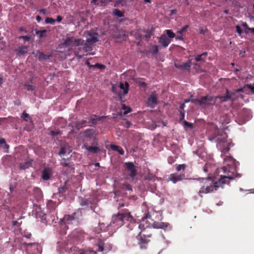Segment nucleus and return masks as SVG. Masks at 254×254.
Wrapping results in <instances>:
<instances>
[{"instance_id":"nucleus-35","label":"nucleus","mask_w":254,"mask_h":254,"mask_svg":"<svg viewBox=\"0 0 254 254\" xmlns=\"http://www.w3.org/2000/svg\"><path fill=\"white\" fill-rule=\"evenodd\" d=\"M185 107L184 104H182L180 105V114H181V120H183L185 117V112L184 111V108Z\"/></svg>"},{"instance_id":"nucleus-50","label":"nucleus","mask_w":254,"mask_h":254,"mask_svg":"<svg viewBox=\"0 0 254 254\" xmlns=\"http://www.w3.org/2000/svg\"><path fill=\"white\" fill-rule=\"evenodd\" d=\"M117 93V95H118V98H119V100L122 103H123L124 102V100L122 97V94L120 93V92H118V93Z\"/></svg>"},{"instance_id":"nucleus-22","label":"nucleus","mask_w":254,"mask_h":254,"mask_svg":"<svg viewBox=\"0 0 254 254\" xmlns=\"http://www.w3.org/2000/svg\"><path fill=\"white\" fill-rule=\"evenodd\" d=\"M84 146L88 152H92L94 154L97 153L100 151V149L96 146H88L85 144Z\"/></svg>"},{"instance_id":"nucleus-44","label":"nucleus","mask_w":254,"mask_h":254,"mask_svg":"<svg viewBox=\"0 0 254 254\" xmlns=\"http://www.w3.org/2000/svg\"><path fill=\"white\" fill-rule=\"evenodd\" d=\"M133 0H119L117 1V3L121 4L122 6L126 5L127 2H130Z\"/></svg>"},{"instance_id":"nucleus-43","label":"nucleus","mask_w":254,"mask_h":254,"mask_svg":"<svg viewBox=\"0 0 254 254\" xmlns=\"http://www.w3.org/2000/svg\"><path fill=\"white\" fill-rule=\"evenodd\" d=\"M66 187L65 186H62L61 187H59L58 189V192L61 194H63L65 192L66 190Z\"/></svg>"},{"instance_id":"nucleus-62","label":"nucleus","mask_w":254,"mask_h":254,"mask_svg":"<svg viewBox=\"0 0 254 254\" xmlns=\"http://www.w3.org/2000/svg\"><path fill=\"white\" fill-rule=\"evenodd\" d=\"M13 226H19V223L17 221H14L12 222Z\"/></svg>"},{"instance_id":"nucleus-42","label":"nucleus","mask_w":254,"mask_h":254,"mask_svg":"<svg viewBox=\"0 0 254 254\" xmlns=\"http://www.w3.org/2000/svg\"><path fill=\"white\" fill-rule=\"evenodd\" d=\"M24 86L26 87V89L28 91H33L35 89V87L32 85H30L29 84H24Z\"/></svg>"},{"instance_id":"nucleus-37","label":"nucleus","mask_w":254,"mask_h":254,"mask_svg":"<svg viewBox=\"0 0 254 254\" xmlns=\"http://www.w3.org/2000/svg\"><path fill=\"white\" fill-rule=\"evenodd\" d=\"M68 150H69V149L68 148H67L66 147H62L61 148V150L59 153V155L62 156L64 155L65 153H66V152H67Z\"/></svg>"},{"instance_id":"nucleus-13","label":"nucleus","mask_w":254,"mask_h":254,"mask_svg":"<svg viewBox=\"0 0 254 254\" xmlns=\"http://www.w3.org/2000/svg\"><path fill=\"white\" fill-rule=\"evenodd\" d=\"M84 136L89 138H94L96 135V130L94 129H87L84 132Z\"/></svg>"},{"instance_id":"nucleus-19","label":"nucleus","mask_w":254,"mask_h":254,"mask_svg":"<svg viewBox=\"0 0 254 254\" xmlns=\"http://www.w3.org/2000/svg\"><path fill=\"white\" fill-rule=\"evenodd\" d=\"M98 41V34L97 33H95L94 36L90 37V38H88L86 39L87 43H89L92 45L96 43Z\"/></svg>"},{"instance_id":"nucleus-23","label":"nucleus","mask_w":254,"mask_h":254,"mask_svg":"<svg viewBox=\"0 0 254 254\" xmlns=\"http://www.w3.org/2000/svg\"><path fill=\"white\" fill-rule=\"evenodd\" d=\"M110 147L112 150L118 152L121 155H123L124 154V151L123 149L119 146L115 144H111L110 145Z\"/></svg>"},{"instance_id":"nucleus-31","label":"nucleus","mask_w":254,"mask_h":254,"mask_svg":"<svg viewBox=\"0 0 254 254\" xmlns=\"http://www.w3.org/2000/svg\"><path fill=\"white\" fill-rule=\"evenodd\" d=\"M45 22L46 24H51L52 25H54L56 22V20L51 17H47L45 20Z\"/></svg>"},{"instance_id":"nucleus-45","label":"nucleus","mask_w":254,"mask_h":254,"mask_svg":"<svg viewBox=\"0 0 254 254\" xmlns=\"http://www.w3.org/2000/svg\"><path fill=\"white\" fill-rule=\"evenodd\" d=\"M61 131L59 130H51L49 133V134L54 136L58 135L60 133Z\"/></svg>"},{"instance_id":"nucleus-21","label":"nucleus","mask_w":254,"mask_h":254,"mask_svg":"<svg viewBox=\"0 0 254 254\" xmlns=\"http://www.w3.org/2000/svg\"><path fill=\"white\" fill-rule=\"evenodd\" d=\"M80 204L82 206H88V205H90V208L91 209H92V206H91L92 203H91V201L88 199L85 198L81 197L80 198Z\"/></svg>"},{"instance_id":"nucleus-6","label":"nucleus","mask_w":254,"mask_h":254,"mask_svg":"<svg viewBox=\"0 0 254 254\" xmlns=\"http://www.w3.org/2000/svg\"><path fill=\"white\" fill-rule=\"evenodd\" d=\"M247 90H250L253 93H254V84L253 85H247L246 86H244V88L239 89L234 92H232L230 94L229 93V95L232 94L233 96L235 97L236 99L237 97H239L238 95H236L237 93L240 92H245Z\"/></svg>"},{"instance_id":"nucleus-26","label":"nucleus","mask_w":254,"mask_h":254,"mask_svg":"<svg viewBox=\"0 0 254 254\" xmlns=\"http://www.w3.org/2000/svg\"><path fill=\"white\" fill-rule=\"evenodd\" d=\"M21 247H23L24 248H25L27 250H29V249L30 247H31L32 246H37L38 244L36 243H26V242H21Z\"/></svg>"},{"instance_id":"nucleus-59","label":"nucleus","mask_w":254,"mask_h":254,"mask_svg":"<svg viewBox=\"0 0 254 254\" xmlns=\"http://www.w3.org/2000/svg\"><path fill=\"white\" fill-rule=\"evenodd\" d=\"M62 19H63V17L60 15H58L57 17L56 21H58V22H61Z\"/></svg>"},{"instance_id":"nucleus-11","label":"nucleus","mask_w":254,"mask_h":254,"mask_svg":"<svg viewBox=\"0 0 254 254\" xmlns=\"http://www.w3.org/2000/svg\"><path fill=\"white\" fill-rule=\"evenodd\" d=\"M215 169L216 167L215 165H212V162H208L206 163L203 168L204 172L210 174H211Z\"/></svg>"},{"instance_id":"nucleus-16","label":"nucleus","mask_w":254,"mask_h":254,"mask_svg":"<svg viewBox=\"0 0 254 254\" xmlns=\"http://www.w3.org/2000/svg\"><path fill=\"white\" fill-rule=\"evenodd\" d=\"M36 57L39 61L42 62L48 60L50 56L45 55L42 52L37 51Z\"/></svg>"},{"instance_id":"nucleus-17","label":"nucleus","mask_w":254,"mask_h":254,"mask_svg":"<svg viewBox=\"0 0 254 254\" xmlns=\"http://www.w3.org/2000/svg\"><path fill=\"white\" fill-rule=\"evenodd\" d=\"M33 160L30 159L24 163H20L19 165V168L20 169L25 170L29 168L32 165Z\"/></svg>"},{"instance_id":"nucleus-54","label":"nucleus","mask_w":254,"mask_h":254,"mask_svg":"<svg viewBox=\"0 0 254 254\" xmlns=\"http://www.w3.org/2000/svg\"><path fill=\"white\" fill-rule=\"evenodd\" d=\"M95 32H93L91 30L87 31V34L89 37H92L94 35Z\"/></svg>"},{"instance_id":"nucleus-18","label":"nucleus","mask_w":254,"mask_h":254,"mask_svg":"<svg viewBox=\"0 0 254 254\" xmlns=\"http://www.w3.org/2000/svg\"><path fill=\"white\" fill-rule=\"evenodd\" d=\"M141 224L138 225V228L140 229V230L138 235L136 236V238L138 241V244L140 246V248H143V236H142V230L141 229Z\"/></svg>"},{"instance_id":"nucleus-4","label":"nucleus","mask_w":254,"mask_h":254,"mask_svg":"<svg viewBox=\"0 0 254 254\" xmlns=\"http://www.w3.org/2000/svg\"><path fill=\"white\" fill-rule=\"evenodd\" d=\"M132 216L129 213L118 214L113 216L111 224L112 223L114 227L118 228L123 225L125 220L131 221Z\"/></svg>"},{"instance_id":"nucleus-32","label":"nucleus","mask_w":254,"mask_h":254,"mask_svg":"<svg viewBox=\"0 0 254 254\" xmlns=\"http://www.w3.org/2000/svg\"><path fill=\"white\" fill-rule=\"evenodd\" d=\"M165 32L169 37L168 38H169L170 40L175 37V34L173 33L171 30H166Z\"/></svg>"},{"instance_id":"nucleus-52","label":"nucleus","mask_w":254,"mask_h":254,"mask_svg":"<svg viewBox=\"0 0 254 254\" xmlns=\"http://www.w3.org/2000/svg\"><path fill=\"white\" fill-rule=\"evenodd\" d=\"M187 26H184L181 30L178 31V33L182 35L187 30Z\"/></svg>"},{"instance_id":"nucleus-46","label":"nucleus","mask_w":254,"mask_h":254,"mask_svg":"<svg viewBox=\"0 0 254 254\" xmlns=\"http://www.w3.org/2000/svg\"><path fill=\"white\" fill-rule=\"evenodd\" d=\"M94 67H97L100 69H104L105 68V65L99 63H96L94 65Z\"/></svg>"},{"instance_id":"nucleus-29","label":"nucleus","mask_w":254,"mask_h":254,"mask_svg":"<svg viewBox=\"0 0 254 254\" xmlns=\"http://www.w3.org/2000/svg\"><path fill=\"white\" fill-rule=\"evenodd\" d=\"M68 160V159L66 160L64 158L61 160V164L63 166V168H65L70 165V164L67 162Z\"/></svg>"},{"instance_id":"nucleus-61","label":"nucleus","mask_w":254,"mask_h":254,"mask_svg":"<svg viewBox=\"0 0 254 254\" xmlns=\"http://www.w3.org/2000/svg\"><path fill=\"white\" fill-rule=\"evenodd\" d=\"M242 25L245 27V28L249 29L250 30V28H249L248 26V24L246 22H243L242 24Z\"/></svg>"},{"instance_id":"nucleus-41","label":"nucleus","mask_w":254,"mask_h":254,"mask_svg":"<svg viewBox=\"0 0 254 254\" xmlns=\"http://www.w3.org/2000/svg\"><path fill=\"white\" fill-rule=\"evenodd\" d=\"M158 51V47L156 45L153 46L150 50V52L154 55L156 54Z\"/></svg>"},{"instance_id":"nucleus-3","label":"nucleus","mask_w":254,"mask_h":254,"mask_svg":"<svg viewBox=\"0 0 254 254\" xmlns=\"http://www.w3.org/2000/svg\"><path fill=\"white\" fill-rule=\"evenodd\" d=\"M227 135L222 130L217 131V135L214 137L215 140L218 142L217 147L222 152H227L229 150L231 140L227 139Z\"/></svg>"},{"instance_id":"nucleus-38","label":"nucleus","mask_w":254,"mask_h":254,"mask_svg":"<svg viewBox=\"0 0 254 254\" xmlns=\"http://www.w3.org/2000/svg\"><path fill=\"white\" fill-rule=\"evenodd\" d=\"M206 55V53H204L203 54H202L201 55H198L197 56H196L195 60L196 62L204 61L203 57L205 56Z\"/></svg>"},{"instance_id":"nucleus-8","label":"nucleus","mask_w":254,"mask_h":254,"mask_svg":"<svg viewBox=\"0 0 254 254\" xmlns=\"http://www.w3.org/2000/svg\"><path fill=\"white\" fill-rule=\"evenodd\" d=\"M125 165L127 170L129 172V175L131 178H133L136 174V171L133 163L132 162H127L126 163Z\"/></svg>"},{"instance_id":"nucleus-51","label":"nucleus","mask_w":254,"mask_h":254,"mask_svg":"<svg viewBox=\"0 0 254 254\" xmlns=\"http://www.w3.org/2000/svg\"><path fill=\"white\" fill-rule=\"evenodd\" d=\"M184 125L188 127L191 128L192 127V124L190 123H189L186 121L183 122Z\"/></svg>"},{"instance_id":"nucleus-57","label":"nucleus","mask_w":254,"mask_h":254,"mask_svg":"<svg viewBox=\"0 0 254 254\" xmlns=\"http://www.w3.org/2000/svg\"><path fill=\"white\" fill-rule=\"evenodd\" d=\"M40 13H42L44 15L47 14V10L46 9H41L39 10Z\"/></svg>"},{"instance_id":"nucleus-64","label":"nucleus","mask_w":254,"mask_h":254,"mask_svg":"<svg viewBox=\"0 0 254 254\" xmlns=\"http://www.w3.org/2000/svg\"><path fill=\"white\" fill-rule=\"evenodd\" d=\"M168 162L170 164H171L174 162V160L172 157H169Z\"/></svg>"},{"instance_id":"nucleus-30","label":"nucleus","mask_w":254,"mask_h":254,"mask_svg":"<svg viewBox=\"0 0 254 254\" xmlns=\"http://www.w3.org/2000/svg\"><path fill=\"white\" fill-rule=\"evenodd\" d=\"M113 14H114V15H115L120 18L124 16L123 12H121L118 9H115L113 11Z\"/></svg>"},{"instance_id":"nucleus-33","label":"nucleus","mask_w":254,"mask_h":254,"mask_svg":"<svg viewBox=\"0 0 254 254\" xmlns=\"http://www.w3.org/2000/svg\"><path fill=\"white\" fill-rule=\"evenodd\" d=\"M46 33H47V30H43L42 31L36 30V33L37 34H39V37L40 38L46 37Z\"/></svg>"},{"instance_id":"nucleus-1","label":"nucleus","mask_w":254,"mask_h":254,"mask_svg":"<svg viewBox=\"0 0 254 254\" xmlns=\"http://www.w3.org/2000/svg\"><path fill=\"white\" fill-rule=\"evenodd\" d=\"M224 164L225 166L216 172L219 178L216 176L214 177V179H218V181L214 182V180H211V177L200 179L201 188L198 194L201 197L203 194L212 192L219 188H223L224 185L228 183L230 180H232L236 177H241L239 174L235 176L237 163L232 157L227 156L225 158Z\"/></svg>"},{"instance_id":"nucleus-47","label":"nucleus","mask_w":254,"mask_h":254,"mask_svg":"<svg viewBox=\"0 0 254 254\" xmlns=\"http://www.w3.org/2000/svg\"><path fill=\"white\" fill-rule=\"evenodd\" d=\"M74 41L76 44L77 46L82 45L84 42V40L81 39H75Z\"/></svg>"},{"instance_id":"nucleus-55","label":"nucleus","mask_w":254,"mask_h":254,"mask_svg":"<svg viewBox=\"0 0 254 254\" xmlns=\"http://www.w3.org/2000/svg\"><path fill=\"white\" fill-rule=\"evenodd\" d=\"M185 169V165H179L177 168V170L179 171H180L181 169H183L184 170Z\"/></svg>"},{"instance_id":"nucleus-25","label":"nucleus","mask_w":254,"mask_h":254,"mask_svg":"<svg viewBox=\"0 0 254 254\" xmlns=\"http://www.w3.org/2000/svg\"><path fill=\"white\" fill-rule=\"evenodd\" d=\"M63 171L66 175L72 174L74 172V168L70 165L68 167L63 168Z\"/></svg>"},{"instance_id":"nucleus-12","label":"nucleus","mask_w":254,"mask_h":254,"mask_svg":"<svg viewBox=\"0 0 254 254\" xmlns=\"http://www.w3.org/2000/svg\"><path fill=\"white\" fill-rule=\"evenodd\" d=\"M171 40L165 35H162L159 38V43L164 47H167L171 42Z\"/></svg>"},{"instance_id":"nucleus-58","label":"nucleus","mask_w":254,"mask_h":254,"mask_svg":"<svg viewBox=\"0 0 254 254\" xmlns=\"http://www.w3.org/2000/svg\"><path fill=\"white\" fill-rule=\"evenodd\" d=\"M131 109L130 107H127V108L126 109V110H125V111H124V114H128V113L130 112H131Z\"/></svg>"},{"instance_id":"nucleus-53","label":"nucleus","mask_w":254,"mask_h":254,"mask_svg":"<svg viewBox=\"0 0 254 254\" xmlns=\"http://www.w3.org/2000/svg\"><path fill=\"white\" fill-rule=\"evenodd\" d=\"M98 250L99 251L102 252L104 250L103 244L102 243H100L98 244Z\"/></svg>"},{"instance_id":"nucleus-39","label":"nucleus","mask_w":254,"mask_h":254,"mask_svg":"<svg viewBox=\"0 0 254 254\" xmlns=\"http://www.w3.org/2000/svg\"><path fill=\"white\" fill-rule=\"evenodd\" d=\"M153 28L152 27H151L150 29L146 31V34L145 35V37H146V39H148L150 37V36L153 33Z\"/></svg>"},{"instance_id":"nucleus-27","label":"nucleus","mask_w":254,"mask_h":254,"mask_svg":"<svg viewBox=\"0 0 254 254\" xmlns=\"http://www.w3.org/2000/svg\"><path fill=\"white\" fill-rule=\"evenodd\" d=\"M92 44L89 43H87L86 41L85 43L84 44L83 50L84 52H87L92 50Z\"/></svg>"},{"instance_id":"nucleus-63","label":"nucleus","mask_w":254,"mask_h":254,"mask_svg":"<svg viewBox=\"0 0 254 254\" xmlns=\"http://www.w3.org/2000/svg\"><path fill=\"white\" fill-rule=\"evenodd\" d=\"M36 19L38 22H40L42 20L41 17L39 15H37Z\"/></svg>"},{"instance_id":"nucleus-56","label":"nucleus","mask_w":254,"mask_h":254,"mask_svg":"<svg viewBox=\"0 0 254 254\" xmlns=\"http://www.w3.org/2000/svg\"><path fill=\"white\" fill-rule=\"evenodd\" d=\"M236 30L237 32L240 35L242 33V30H241L240 27L238 25L236 26Z\"/></svg>"},{"instance_id":"nucleus-40","label":"nucleus","mask_w":254,"mask_h":254,"mask_svg":"<svg viewBox=\"0 0 254 254\" xmlns=\"http://www.w3.org/2000/svg\"><path fill=\"white\" fill-rule=\"evenodd\" d=\"M175 66L178 68L188 69L189 67H190V64L189 63H184V64H183V65H180V66H179L177 64H175Z\"/></svg>"},{"instance_id":"nucleus-24","label":"nucleus","mask_w":254,"mask_h":254,"mask_svg":"<svg viewBox=\"0 0 254 254\" xmlns=\"http://www.w3.org/2000/svg\"><path fill=\"white\" fill-rule=\"evenodd\" d=\"M168 223H164L162 222H154L153 227L155 228H162L164 229L168 226Z\"/></svg>"},{"instance_id":"nucleus-28","label":"nucleus","mask_w":254,"mask_h":254,"mask_svg":"<svg viewBox=\"0 0 254 254\" xmlns=\"http://www.w3.org/2000/svg\"><path fill=\"white\" fill-rule=\"evenodd\" d=\"M72 42V38L70 37L66 38L63 42V45L65 47L70 46Z\"/></svg>"},{"instance_id":"nucleus-60","label":"nucleus","mask_w":254,"mask_h":254,"mask_svg":"<svg viewBox=\"0 0 254 254\" xmlns=\"http://www.w3.org/2000/svg\"><path fill=\"white\" fill-rule=\"evenodd\" d=\"M86 64L88 66L89 68L94 67V65L91 64L88 61L86 62Z\"/></svg>"},{"instance_id":"nucleus-7","label":"nucleus","mask_w":254,"mask_h":254,"mask_svg":"<svg viewBox=\"0 0 254 254\" xmlns=\"http://www.w3.org/2000/svg\"><path fill=\"white\" fill-rule=\"evenodd\" d=\"M157 104V95L153 93L149 97L147 101V105L151 108H154Z\"/></svg>"},{"instance_id":"nucleus-10","label":"nucleus","mask_w":254,"mask_h":254,"mask_svg":"<svg viewBox=\"0 0 254 254\" xmlns=\"http://www.w3.org/2000/svg\"><path fill=\"white\" fill-rule=\"evenodd\" d=\"M52 175V170L50 168H46L42 172V179L44 181H47L50 179Z\"/></svg>"},{"instance_id":"nucleus-36","label":"nucleus","mask_w":254,"mask_h":254,"mask_svg":"<svg viewBox=\"0 0 254 254\" xmlns=\"http://www.w3.org/2000/svg\"><path fill=\"white\" fill-rule=\"evenodd\" d=\"M85 123H86V121H84V120H82L80 122H77L75 124V127L76 129H79L82 127V125Z\"/></svg>"},{"instance_id":"nucleus-34","label":"nucleus","mask_w":254,"mask_h":254,"mask_svg":"<svg viewBox=\"0 0 254 254\" xmlns=\"http://www.w3.org/2000/svg\"><path fill=\"white\" fill-rule=\"evenodd\" d=\"M21 118H23L26 122L31 121V119L30 118L29 114L26 113L25 111L23 112L22 115L21 116Z\"/></svg>"},{"instance_id":"nucleus-14","label":"nucleus","mask_w":254,"mask_h":254,"mask_svg":"<svg viewBox=\"0 0 254 254\" xmlns=\"http://www.w3.org/2000/svg\"><path fill=\"white\" fill-rule=\"evenodd\" d=\"M119 87L121 89L123 90V96H125L128 93L129 84L127 82H125L124 83L121 82L119 85Z\"/></svg>"},{"instance_id":"nucleus-49","label":"nucleus","mask_w":254,"mask_h":254,"mask_svg":"<svg viewBox=\"0 0 254 254\" xmlns=\"http://www.w3.org/2000/svg\"><path fill=\"white\" fill-rule=\"evenodd\" d=\"M123 188L125 189V190H132L131 186L129 184H124L123 185Z\"/></svg>"},{"instance_id":"nucleus-15","label":"nucleus","mask_w":254,"mask_h":254,"mask_svg":"<svg viewBox=\"0 0 254 254\" xmlns=\"http://www.w3.org/2000/svg\"><path fill=\"white\" fill-rule=\"evenodd\" d=\"M182 179L181 176L176 174H172L167 179V181H172L173 183H176L177 181L181 180Z\"/></svg>"},{"instance_id":"nucleus-20","label":"nucleus","mask_w":254,"mask_h":254,"mask_svg":"<svg viewBox=\"0 0 254 254\" xmlns=\"http://www.w3.org/2000/svg\"><path fill=\"white\" fill-rule=\"evenodd\" d=\"M0 147L4 150L5 152H8L9 145L6 143L5 140L4 138L0 139Z\"/></svg>"},{"instance_id":"nucleus-9","label":"nucleus","mask_w":254,"mask_h":254,"mask_svg":"<svg viewBox=\"0 0 254 254\" xmlns=\"http://www.w3.org/2000/svg\"><path fill=\"white\" fill-rule=\"evenodd\" d=\"M28 46H21L14 50V51L17 56H23L28 52Z\"/></svg>"},{"instance_id":"nucleus-5","label":"nucleus","mask_w":254,"mask_h":254,"mask_svg":"<svg viewBox=\"0 0 254 254\" xmlns=\"http://www.w3.org/2000/svg\"><path fill=\"white\" fill-rule=\"evenodd\" d=\"M76 213L74 212L71 215H66L64 216L63 219L66 224H72L77 222L78 217H76Z\"/></svg>"},{"instance_id":"nucleus-2","label":"nucleus","mask_w":254,"mask_h":254,"mask_svg":"<svg viewBox=\"0 0 254 254\" xmlns=\"http://www.w3.org/2000/svg\"><path fill=\"white\" fill-rule=\"evenodd\" d=\"M228 100H235V97H233L232 94L229 95V91L227 90L226 95L225 96L212 97L207 96L202 97L200 100L193 99L191 101L192 103L199 105L201 108L206 109L210 106L215 105L217 103H221Z\"/></svg>"},{"instance_id":"nucleus-48","label":"nucleus","mask_w":254,"mask_h":254,"mask_svg":"<svg viewBox=\"0 0 254 254\" xmlns=\"http://www.w3.org/2000/svg\"><path fill=\"white\" fill-rule=\"evenodd\" d=\"M19 39H22L25 41H29L31 40V37L29 36H21L19 37Z\"/></svg>"}]
</instances>
